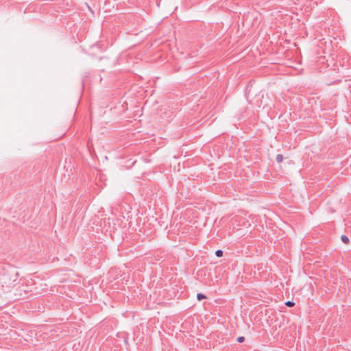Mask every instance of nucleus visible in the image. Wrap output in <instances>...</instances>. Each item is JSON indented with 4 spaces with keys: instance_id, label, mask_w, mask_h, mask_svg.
<instances>
[{
    "instance_id": "nucleus-2",
    "label": "nucleus",
    "mask_w": 351,
    "mask_h": 351,
    "mask_svg": "<svg viewBox=\"0 0 351 351\" xmlns=\"http://www.w3.org/2000/svg\"><path fill=\"white\" fill-rule=\"evenodd\" d=\"M276 161L280 163L283 160V156L282 154H278L276 156Z\"/></svg>"
},
{
    "instance_id": "nucleus-4",
    "label": "nucleus",
    "mask_w": 351,
    "mask_h": 351,
    "mask_svg": "<svg viewBox=\"0 0 351 351\" xmlns=\"http://www.w3.org/2000/svg\"><path fill=\"white\" fill-rule=\"evenodd\" d=\"M215 254L217 257H221L223 256V251L218 250L215 252Z\"/></svg>"
},
{
    "instance_id": "nucleus-5",
    "label": "nucleus",
    "mask_w": 351,
    "mask_h": 351,
    "mask_svg": "<svg viewBox=\"0 0 351 351\" xmlns=\"http://www.w3.org/2000/svg\"><path fill=\"white\" fill-rule=\"evenodd\" d=\"M286 306L289 307H292L295 305V303L291 301H287L285 302Z\"/></svg>"
},
{
    "instance_id": "nucleus-1",
    "label": "nucleus",
    "mask_w": 351,
    "mask_h": 351,
    "mask_svg": "<svg viewBox=\"0 0 351 351\" xmlns=\"http://www.w3.org/2000/svg\"><path fill=\"white\" fill-rule=\"evenodd\" d=\"M197 298L199 301L202 300H204V299H206V296L204 295V294L202 293H197Z\"/></svg>"
},
{
    "instance_id": "nucleus-6",
    "label": "nucleus",
    "mask_w": 351,
    "mask_h": 351,
    "mask_svg": "<svg viewBox=\"0 0 351 351\" xmlns=\"http://www.w3.org/2000/svg\"><path fill=\"white\" fill-rule=\"evenodd\" d=\"M243 341H244V337H239L237 338V341L239 343H242Z\"/></svg>"
},
{
    "instance_id": "nucleus-3",
    "label": "nucleus",
    "mask_w": 351,
    "mask_h": 351,
    "mask_svg": "<svg viewBox=\"0 0 351 351\" xmlns=\"http://www.w3.org/2000/svg\"><path fill=\"white\" fill-rule=\"evenodd\" d=\"M342 241L345 243H348L349 242V239L345 236V235H342L341 237Z\"/></svg>"
}]
</instances>
